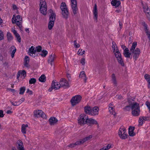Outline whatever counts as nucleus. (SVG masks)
Segmentation results:
<instances>
[{
  "instance_id": "nucleus-54",
  "label": "nucleus",
  "mask_w": 150,
  "mask_h": 150,
  "mask_svg": "<svg viewBox=\"0 0 150 150\" xmlns=\"http://www.w3.org/2000/svg\"><path fill=\"white\" fill-rule=\"evenodd\" d=\"M12 49H13L11 53L15 54L16 51V49L15 47L14 46H13L11 47Z\"/></svg>"
},
{
  "instance_id": "nucleus-35",
  "label": "nucleus",
  "mask_w": 150,
  "mask_h": 150,
  "mask_svg": "<svg viewBox=\"0 0 150 150\" xmlns=\"http://www.w3.org/2000/svg\"><path fill=\"white\" fill-rule=\"evenodd\" d=\"M39 80L42 82H45L46 80L45 76L44 74L42 75L39 78Z\"/></svg>"
},
{
  "instance_id": "nucleus-60",
  "label": "nucleus",
  "mask_w": 150,
  "mask_h": 150,
  "mask_svg": "<svg viewBox=\"0 0 150 150\" xmlns=\"http://www.w3.org/2000/svg\"><path fill=\"white\" fill-rule=\"evenodd\" d=\"M4 116L3 112L2 110H0V117H2Z\"/></svg>"
},
{
  "instance_id": "nucleus-58",
  "label": "nucleus",
  "mask_w": 150,
  "mask_h": 150,
  "mask_svg": "<svg viewBox=\"0 0 150 150\" xmlns=\"http://www.w3.org/2000/svg\"><path fill=\"white\" fill-rule=\"evenodd\" d=\"M26 93H28L29 95H32L33 94V92L32 91L30 90L29 89H28L27 91H26Z\"/></svg>"
},
{
  "instance_id": "nucleus-42",
  "label": "nucleus",
  "mask_w": 150,
  "mask_h": 150,
  "mask_svg": "<svg viewBox=\"0 0 150 150\" xmlns=\"http://www.w3.org/2000/svg\"><path fill=\"white\" fill-rule=\"evenodd\" d=\"M11 31L13 33L16 38L20 36V35L17 33V31L15 30L12 29Z\"/></svg>"
},
{
  "instance_id": "nucleus-53",
  "label": "nucleus",
  "mask_w": 150,
  "mask_h": 150,
  "mask_svg": "<svg viewBox=\"0 0 150 150\" xmlns=\"http://www.w3.org/2000/svg\"><path fill=\"white\" fill-rule=\"evenodd\" d=\"M55 88L54 87V85H53V84H52V83L51 87L50 88L48 89V91L49 92H51L52 90L53 89H54Z\"/></svg>"
},
{
  "instance_id": "nucleus-43",
  "label": "nucleus",
  "mask_w": 150,
  "mask_h": 150,
  "mask_svg": "<svg viewBox=\"0 0 150 150\" xmlns=\"http://www.w3.org/2000/svg\"><path fill=\"white\" fill-rule=\"evenodd\" d=\"M112 50H113V53H114V54L115 55V56H116V54H117V55L118 54H117L118 53H120V52H119L118 48L112 49Z\"/></svg>"
},
{
  "instance_id": "nucleus-17",
  "label": "nucleus",
  "mask_w": 150,
  "mask_h": 150,
  "mask_svg": "<svg viewBox=\"0 0 150 150\" xmlns=\"http://www.w3.org/2000/svg\"><path fill=\"white\" fill-rule=\"evenodd\" d=\"M17 143L18 144L17 148L18 150H24V146L21 140H18Z\"/></svg>"
},
{
  "instance_id": "nucleus-2",
  "label": "nucleus",
  "mask_w": 150,
  "mask_h": 150,
  "mask_svg": "<svg viewBox=\"0 0 150 150\" xmlns=\"http://www.w3.org/2000/svg\"><path fill=\"white\" fill-rule=\"evenodd\" d=\"M40 11L41 13L45 15L47 14V6L45 0H40Z\"/></svg>"
},
{
  "instance_id": "nucleus-48",
  "label": "nucleus",
  "mask_w": 150,
  "mask_h": 150,
  "mask_svg": "<svg viewBox=\"0 0 150 150\" xmlns=\"http://www.w3.org/2000/svg\"><path fill=\"white\" fill-rule=\"evenodd\" d=\"M144 78L147 82H148L149 80L150 81V75L146 74L144 76Z\"/></svg>"
},
{
  "instance_id": "nucleus-46",
  "label": "nucleus",
  "mask_w": 150,
  "mask_h": 150,
  "mask_svg": "<svg viewBox=\"0 0 150 150\" xmlns=\"http://www.w3.org/2000/svg\"><path fill=\"white\" fill-rule=\"evenodd\" d=\"M111 146L108 144L106 147H104L100 149L101 150H108L111 148Z\"/></svg>"
},
{
  "instance_id": "nucleus-59",
  "label": "nucleus",
  "mask_w": 150,
  "mask_h": 150,
  "mask_svg": "<svg viewBox=\"0 0 150 150\" xmlns=\"http://www.w3.org/2000/svg\"><path fill=\"white\" fill-rule=\"evenodd\" d=\"M85 60L84 58H82L81 59V63L83 65H84L85 64Z\"/></svg>"
},
{
  "instance_id": "nucleus-38",
  "label": "nucleus",
  "mask_w": 150,
  "mask_h": 150,
  "mask_svg": "<svg viewBox=\"0 0 150 150\" xmlns=\"http://www.w3.org/2000/svg\"><path fill=\"white\" fill-rule=\"evenodd\" d=\"M109 111L110 113L112 115L115 116L116 113L115 111V109L113 108H109Z\"/></svg>"
},
{
  "instance_id": "nucleus-30",
  "label": "nucleus",
  "mask_w": 150,
  "mask_h": 150,
  "mask_svg": "<svg viewBox=\"0 0 150 150\" xmlns=\"http://www.w3.org/2000/svg\"><path fill=\"white\" fill-rule=\"evenodd\" d=\"M16 19L14 20V17L12 18V22L13 23H16V25L18 26L19 28L21 29V28L22 26L21 24V23L19 21H16Z\"/></svg>"
},
{
  "instance_id": "nucleus-45",
  "label": "nucleus",
  "mask_w": 150,
  "mask_h": 150,
  "mask_svg": "<svg viewBox=\"0 0 150 150\" xmlns=\"http://www.w3.org/2000/svg\"><path fill=\"white\" fill-rule=\"evenodd\" d=\"M4 39V35L2 30L0 29V40H3Z\"/></svg>"
},
{
  "instance_id": "nucleus-51",
  "label": "nucleus",
  "mask_w": 150,
  "mask_h": 150,
  "mask_svg": "<svg viewBox=\"0 0 150 150\" xmlns=\"http://www.w3.org/2000/svg\"><path fill=\"white\" fill-rule=\"evenodd\" d=\"M112 49H114V48H116V49H117V48H118L117 47V46L116 44V43L114 42H112Z\"/></svg>"
},
{
  "instance_id": "nucleus-50",
  "label": "nucleus",
  "mask_w": 150,
  "mask_h": 150,
  "mask_svg": "<svg viewBox=\"0 0 150 150\" xmlns=\"http://www.w3.org/2000/svg\"><path fill=\"white\" fill-rule=\"evenodd\" d=\"M16 20V21H21L22 19V18H21V16L20 15L17 16L16 17L14 20Z\"/></svg>"
},
{
  "instance_id": "nucleus-56",
  "label": "nucleus",
  "mask_w": 150,
  "mask_h": 150,
  "mask_svg": "<svg viewBox=\"0 0 150 150\" xmlns=\"http://www.w3.org/2000/svg\"><path fill=\"white\" fill-rule=\"evenodd\" d=\"M68 146L69 147H70L71 148L74 147L76 146V145L75 144V143H71L69 144Z\"/></svg>"
},
{
  "instance_id": "nucleus-64",
  "label": "nucleus",
  "mask_w": 150,
  "mask_h": 150,
  "mask_svg": "<svg viewBox=\"0 0 150 150\" xmlns=\"http://www.w3.org/2000/svg\"><path fill=\"white\" fill-rule=\"evenodd\" d=\"M17 40L19 42H21V38L20 36L18 37L17 38H16Z\"/></svg>"
},
{
  "instance_id": "nucleus-14",
  "label": "nucleus",
  "mask_w": 150,
  "mask_h": 150,
  "mask_svg": "<svg viewBox=\"0 0 150 150\" xmlns=\"http://www.w3.org/2000/svg\"><path fill=\"white\" fill-rule=\"evenodd\" d=\"M118 55L116 54V57L117 58V60L118 63L120 64L122 66H124V64L122 57V56L121 53H118Z\"/></svg>"
},
{
  "instance_id": "nucleus-28",
  "label": "nucleus",
  "mask_w": 150,
  "mask_h": 150,
  "mask_svg": "<svg viewBox=\"0 0 150 150\" xmlns=\"http://www.w3.org/2000/svg\"><path fill=\"white\" fill-rule=\"evenodd\" d=\"M140 112V110L139 108L137 109L136 110H132V113L134 116H138L139 115Z\"/></svg>"
},
{
  "instance_id": "nucleus-40",
  "label": "nucleus",
  "mask_w": 150,
  "mask_h": 150,
  "mask_svg": "<svg viewBox=\"0 0 150 150\" xmlns=\"http://www.w3.org/2000/svg\"><path fill=\"white\" fill-rule=\"evenodd\" d=\"M36 79L34 78H32L29 80V83L30 84H34L36 83Z\"/></svg>"
},
{
  "instance_id": "nucleus-16",
  "label": "nucleus",
  "mask_w": 150,
  "mask_h": 150,
  "mask_svg": "<svg viewBox=\"0 0 150 150\" xmlns=\"http://www.w3.org/2000/svg\"><path fill=\"white\" fill-rule=\"evenodd\" d=\"M20 76H23L24 78L26 76V71L24 70L22 71L19 70L18 71L17 75V79H18Z\"/></svg>"
},
{
  "instance_id": "nucleus-63",
  "label": "nucleus",
  "mask_w": 150,
  "mask_h": 150,
  "mask_svg": "<svg viewBox=\"0 0 150 150\" xmlns=\"http://www.w3.org/2000/svg\"><path fill=\"white\" fill-rule=\"evenodd\" d=\"M144 119L145 121H148L149 120V117H144Z\"/></svg>"
},
{
  "instance_id": "nucleus-52",
  "label": "nucleus",
  "mask_w": 150,
  "mask_h": 150,
  "mask_svg": "<svg viewBox=\"0 0 150 150\" xmlns=\"http://www.w3.org/2000/svg\"><path fill=\"white\" fill-rule=\"evenodd\" d=\"M30 55L31 56L33 57H35L39 56L38 53H35V54H30Z\"/></svg>"
},
{
  "instance_id": "nucleus-27",
  "label": "nucleus",
  "mask_w": 150,
  "mask_h": 150,
  "mask_svg": "<svg viewBox=\"0 0 150 150\" xmlns=\"http://www.w3.org/2000/svg\"><path fill=\"white\" fill-rule=\"evenodd\" d=\"M52 83L54 85V87L55 88L54 89L55 90L59 89L61 87V86H60V85L59 82L58 83L56 82V81H54L53 80Z\"/></svg>"
},
{
  "instance_id": "nucleus-11",
  "label": "nucleus",
  "mask_w": 150,
  "mask_h": 150,
  "mask_svg": "<svg viewBox=\"0 0 150 150\" xmlns=\"http://www.w3.org/2000/svg\"><path fill=\"white\" fill-rule=\"evenodd\" d=\"M141 3L144 9V11L146 13V15L150 14V10L148 8L147 4L145 2L144 3L142 1H141Z\"/></svg>"
},
{
  "instance_id": "nucleus-21",
  "label": "nucleus",
  "mask_w": 150,
  "mask_h": 150,
  "mask_svg": "<svg viewBox=\"0 0 150 150\" xmlns=\"http://www.w3.org/2000/svg\"><path fill=\"white\" fill-rule=\"evenodd\" d=\"M84 111L86 114L91 115V110H92V107L88 105L84 107Z\"/></svg>"
},
{
  "instance_id": "nucleus-8",
  "label": "nucleus",
  "mask_w": 150,
  "mask_h": 150,
  "mask_svg": "<svg viewBox=\"0 0 150 150\" xmlns=\"http://www.w3.org/2000/svg\"><path fill=\"white\" fill-rule=\"evenodd\" d=\"M60 85L61 87L65 88H67L70 87L69 83L68 81L65 79L62 78L59 81Z\"/></svg>"
},
{
  "instance_id": "nucleus-57",
  "label": "nucleus",
  "mask_w": 150,
  "mask_h": 150,
  "mask_svg": "<svg viewBox=\"0 0 150 150\" xmlns=\"http://www.w3.org/2000/svg\"><path fill=\"white\" fill-rule=\"evenodd\" d=\"M74 45L75 47L76 48H78L79 47V45L77 43H76V40H75L74 41Z\"/></svg>"
},
{
  "instance_id": "nucleus-23",
  "label": "nucleus",
  "mask_w": 150,
  "mask_h": 150,
  "mask_svg": "<svg viewBox=\"0 0 150 150\" xmlns=\"http://www.w3.org/2000/svg\"><path fill=\"white\" fill-rule=\"evenodd\" d=\"M93 13L94 15L93 18L96 20H97L98 18V12L97 8V6L96 4L94 6Z\"/></svg>"
},
{
  "instance_id": "nucleus-26",
  "label": "nucleus",
  "mask_w": 150,
  "mask_h": 150,
  "mask_svg": "<svg viewBox=\"0 0 150 150\" xmlns=\"http://www.w3.org/2000/svg\"><path fill=\"white\" fill-rule=\"evenodd\" d=\"M132 110H136L137 109H139L140 107L139 104L137 103L134 102L132 105L131 107Z\"/></svg>"
},
{
  "instance_id": "nucleus-61",
  "label": "nucleus",
  "mask_w": 150,
  "mask_h": 150,
  "mask_svg": "<svg viewBox=\"0 0 150 150\" xmlns=\"http://www.w3.org/2000/svg\"><path fill=\"white\" fill-rule=\"evenodd\" d=\"M82 49H79L77 52L78 54L79 55H82Z\"/></svg>"
},
{
  "instance_id": "nucleus-49",
  "label": "nucleus",
  "mask_w": 150,
  "mask_h": 150,
  "mask_svg": "<svg viewBox=\"0 0 150 150\" xmlns=\"http://www.w3.org/2000/svg\"><path fill=\"white\" fill-rule=\"evenodd\" d=\"M130 109V107L129 105H127L123 108L124 110L125 111H129Z\"/></svg>"
},
{
  "instance_id": "nucleus-44",
  "label": "nucleus",
  "mask_w": 150,
  "mask_h": 150,
  "mask_svg": "<svg viewBox=\"0 0 150 150\" xmlns=\"http://www.w3.org/2000/svg\"><path fill=\"white\" fill-rule=\"evenodd\" d=\"M83 143V140L82 139H81L79 141H77L75 143V144L76 146L80 145L81 144Z\"/></svg>"
},
{
  "instance_id": "nucleus-62",
  "label": "nucleus",
  "mask_w": 150,
  "mask_h": 150,
  "mask_svg": "<svg viewBox=\"0 0 150 150\" xmlns=\"http://www.w3.org/2000/svg\"><path fill=\"white\" fill-rule=\"evenodd\" d=\"M14 103H15V106L21 104L20 102H19V101H16Z\"/></svg>"
},
{
  "instance_id": "nucleus-29",
  "label": "nucleus",
  "mask_w": 150,
  "mask_h": 150,
  "mask_svg": "<svg viewBox=\"0 0 150 150\" xmlns=\"http://www.w3.org/2000/svg\"><path fill=\"white\" fill-rule=\"evenodd\" d=\"M79 77L80 78H83V79L84 82L86 83L87 80V78L84 71H81L79 75Z\"/></svg>"
},
{
  "instance_id": "nucleus-12",
  "label": "nucleus",
  "mask_w": 150,
  "mask_h": 150,
  "mask_svg": "<svg viewBox=\"0 0 150 150\" xmlns=\"http://www.w3.org/2000/svg\"><path fill=\"white\" fill-rule=\"evenodd\" d=\"M86 124L90 126L94 124H98L97 122L95 119L91 118H89L88 117L86 119Z\"/></svg>"
},
{
  "instance_id": "nucleus-3",
  "label": "nucleus",
  "mask_w": 150,
  "mask_h": 150,
  "mask_svg": "<svg viewBox=\"0 0 150 150\" xmlns=\"http://www.w3.org/2000/svg\"><path fill=\"white\" fill-rule=\"evenodd\" d=\"M60 8L62 11V14L63 17L64 18L67 19L68 18L69 13L65 3L62 2L61 3Z\"/></svg>"
},
{
  "instance_id": "nucleus-25",
  "label": "nucleus",
  "mask_w": 150,
  "mask_h": 150,
  "mask_svg": "<svg viewBox=\"0 0 150 150\" xmlns=\"http://www.w3.org/2000/svg\"><path fill=\"white\" fill-rule=\"evenodd\" d=\"M29 58L28 57V56H25L24 60V65L25 67L28 68L29 67Z\"/></svg>"
},
{
  "instance_id": "nucleus-10",
  "label": "nucleus",
  "mask_w": 150,
  "mask_h": 150,
  "mask_svg": "<svg viewBox=\"0 0 150 150\" xmlns=\"http://www.w3.org/2000/svg\"><path fill=\"white\" fill-rule=\"evenodd\" d=\"M34 114L35 117H42L43 118H46V115L45 114L40 110H35L34 112Z\"/></svg>"
},
{
  "instance_id": "nucleus-1",
  "label": "nucleus",
  "mask_w": 150,
  "mask_h": 150,
  "mask_svg": "<svg viewBox=\"0 0 150 150\" xmlns=\"http://www.w3.org/2000/svg\"><path fill=\"white\" fill-rule=\"evenodd\" d=\"M137 46V42H134L132 43V45L131 48L130 49V51L131 53L133 55V58L135 59V60H136L139 57L141 52L139 48H137L135 50Z\"/></svg>"
},
{
  "instance_id": "nucleus-55",
  "label": "nucleus",
  "mask_w": 150,
  "mask_h": 150,
  "mask_svg": "<svg viewBox=\"0 0 150 150\" xmlns=\"http://www.w3.org/2000/svg\"><path fill=\"white\" fill-rule=\"evenodd\" d=\"M146 104L149 110V109H150V103L148 101H146Z\"/></svg>"
},
{
  "instance_id": "nucleus-33",
  "label": "nucleus",
  "mask_w": 150,
  "mask_h": 150,
  "mask_svg": "<svg viewBox=\"0 0 150 150\" xmlns=\"http://www.w3.org/2000/svg\"><path fill=\"white\" fill-rule=\"evenodd\" d=\"M48 54V52L46 50H43L40 53H38L39 56L41 55L42 57H45Z\"/></svg>"
},
{
  "instance_id": "nucleus-15",
  "label": "nucleus",
  "mask_w": 150,
  "mask_h": 150,
  "mask_svg": "<svg viewBox=\"0 0 150 150\" xmlns=\"http://www.w3.org/2000/svg\"><path fill=\"white\" fill-rule=\"evenodd\" d=\"M142 25L144 26V30L147 36L150 35V32L148 30V26L145 22L143 21L142 22Z\"/></svg>"
},
{
  "instance_id": "nucleus-20",
  "label": "nucleus",
  "mask_w": 150,
  "mask_h": 150,
  "mask_svg": "<svg viewBox=\"0 0 150 150\" xmlns=\"http://www.w3.org/2000/svg\"><path fill=\"white\" fill-rule=\"evenodd\" d=\"M111 4L113 6H115V7H118L120 4L121 3L119 0H112Z\"/></svg>"
},
{
  "instance_id": "nucleus-7",
  "label": "nucleus",
  "mask_w": 150,
  "mask_h": 150,
  "mask_svg": "<svg viewBox=\"0 0 150 150\" xmlns=\"http://www.w3.org/2000/svg\"><path fill=\"white\" fill-rule=\"evenodd\" d=\"M71 3V6L73 14L75 15L77 13L78 9L77 6L76 0H70Z\"/></svg>"
},
{
  "instance_id": "nucleus-37",
  "label": "nucleus",
  "mask_w": 150,
  "mask_h": 150,
  "mask_svg": "<svg viewBox=\"0 0 150 150\" xmlns=\"http://www.w3.org/2000/svg\"><path fill=\"white\" fill-rule=\"evenodd\" d=\"M29 52L31 54H35V53H36V50L35 49L34 47L33 46H32L30 48H29Z\"/></svg>"
},
{
  "instance_id": "nucleus-6",
  "label": "nucleus",
  "mask_w": 150,
  "mask_h": 150,
  "mask_svg": "<svg viewBox=\"0 0 150 150\" xmlns=\"http://www.w3.org/2000/svg\"><path fill=\"white\" fill-rule=\"evenodd\" d=\"M87 116L83 114H81L78 120V123L81 125H83L86 124V119Z\"/></svg>"
},
{
  "instance_id": "nucleus-5",
  "label": "nucleus",
  "mask_w": 150,
  "mask_h": 150,
  "mask_svg": "<svg viewBox=\"0 0 150 150\" xmlns=\"http://www.w3.org/2000/svg\"><path fill=\"white\" fill-rule=\"evenodd\" d=\"M55 17L56 15L55 13H52L50 17V21L48 25V28L49 30H51L54 26Z\"/></svg>"
},
{
  "instance_id": "nucleus-31",
  "label": "nucleus",
  "mask_w": 150,
  "mask_h": 150,
  "mask_svg": "<svg viewBox=\"0 0 150 150\" xmlns=\"http://www.w3.org/2000/svg\"><path fill=\"white\" fill-rule=\"evenodd\" d=\"M111 81L113 84L114 85V86H117V83L116 80L115 75L114 74H112V75Z\"/></svg>"
},
{
  "instance_id": "nucleus-13",
  "label": "nucleus",
  "mask_w": 150,
  "mask_h": 150,
  "mask_svg": "<svg viewBox=\"0 0 150 150\" xmlns=\"http://www.w3.org/2000/svg\"><path fill=\"white\" fill-rule=\"evenodd\" d=\"M99 108L98 107L96 106L92 108L91 110V115L92 116H95L98 115V114Z\"/></svg>"
},
{
  "instance_id": "nucleus-4",
  "label": "nucleus",
  "mask_w": 150,
  "mask_h": 150,
  "mask_svg": "<svg viewBox=\"0 0 150 150\" xmlns=\"http://www.w3.org/2000/svg\"><path fill=\"white\" fill-rule=\"evenodd\" d=\"M82 99V97L80 95H76L73 97L71 100V102L72 105L74 106L79 103Z\"/></svg>"
},
{
  "instance_id": "nucleus-32",
  "label": "nucleus",
  "mask_w": 150,
  "mask_h": 150,
  "mask_svg": "<svg viewBox=\"0 0 150 150\" xmlns=\"http://www.w3.org/2000/svg\"><path fill=\"white\" fill-rule=\"evenodd\" d=\"M28 125L23 124L21 127V132L24 134H26V128L28 127Z\"/></svg>"
},
{
  "instance_id": "nucleus-9",
  "label": "nucleus",
  "mask_w": 150,
  "mask_h": 150,
  "mask_svg": "<svg viewBox=\"0 0 150 150\" xmlns=\"http://www.w3.org/2000/svg\"><path fill=\"white\" fill-rule=\"evenodd\" d=\"M126 130L125 129L120 128L118 132V135L120 138L122 139H125L127 138V135L125 133Z\"/></svg>"
},
{
  "instance_id": "nucleus-22",
  "label": "nucleus",
  "mask_w": 150,
  "mask_h": 150,
  "mask_svg": "<svg viewBox=\"0 0 150 150\" xmlns=\"http://www.w3.org/2000/svg\"><path fill=\"white\" fill-rule=\"evenodd\" d=\"M129 50L128 48H126L124 50L123 54L125 57L126 58H130V55L132 54L129 52Z\"/></svg>"
},
{
  "instance_id": "nucleus-47",
  "label": "nucleus",
  "mask_w": 150,
  "mask_h": 150,
  "mask_svg": "<svg viewBox=\"0 0 150 150\" xmlns=\"http://www.w3.org/2000/svg\"><path fill=\"white\" fill-rule=\"evenodd\" d=\"M36 52H40L42 51V47L40 46H38L36 47Z\"/></svg>"
},
{
  "instance_id": "nucleus-41",
  "label": "nucleus",
  "mask_w": 150,
  "mask_h": 150,
  "mask_svg": "<svg viewBox=\"0 0 150 150\" xmlns=\"http://www.w3.org/2000/svg\"><path fill=\"white\" fill-rule=\"evenodd\" d=\"M25 88L24 87L21 88L20 89L19 94L21 95L23 94L25 91Z\"/></svg>"
},
{
  "instance_id": "nucleus-24",
  "label": "nucleus",
  "mask_w": 150,
  "mask_h": 150,
  "mask_svg": "<svg viewBox=\"0 0 150 150\" xmlns=\"http://www.w3.org/2000/svg\"><path fill=\"white\" fill-rule=\"evenodd\" d=\"M134 127L130 126L129 128L128 132L130 136H134L135 135L134 132Z\"/></svg>"
},
{
  "instance_id": "nucleus-18",
  "label": "nucleus",
  "mask_w": 150,
  "mask_h": 150,
  "mask_svg": "<svg viewBox=\"0 0 150 150\" xmlns=\"http://www.w3.org/2000/svg\"><path fill=\"white\" fill-rule=\"evenodd\" d=\"M55 58V57L54 54L53 55L52 54L51 55H50L48 59V62L50 64L51 66H52V63L54 61Z\"/></svg>"
},
{
  "instance_id": "nucleus-36",
  "label": "nucleus",
  "mask_w": 150,
  "mask_h": 150,
  "mask_svg": "<svg viewBox=\"0 0 150 150\" xmlns=\"http://www.w3.org/2000/svg\"><path fill=\"white\" fill-rule=\"evenodd\" d=\"M145 120L144 119V116L141 117H139V125H142Z\"/></svg>"
},
{
  "instance_id": "nucleus-39",
  "label": "nucleus",
  "mask_w": 150,
  "mask_h": 150,
  "mask_svg": "<svg viewBox=\"0 0 150 150\" xmlns=\"http://www.w3.org/2000/svg\"><path fill=\"white\" fill-rule=\"evenodd\" d=\"M92 137V136L91 135H90L88 137H86L83 138L82 139L83 143L86 141L89 140Z\"/></svg>"
},
{
  "instance_id": "nucleus-19",
  "label": "nucleus",
  "mask_w": 150,
  "mask_h": 150,
  "mask_svg": "<svg viewBox=\"0 0 150 150\" xmlns=\"http://www.w3.org/2000/svg\"><path fill=\"white\" fill-rule=\"evenodd\" d=\"M57 122V120L54 117H51L49 120L50 124L51 125L55 124Z\"/></svg>"
},
{
  "instance_id": "nucleus-34",
  "label": "nucleus",
  "mask_w": 150,
  "mask_h": 150,
  "mask_svg": "<svg viewBox=\"0 0 150 150\" xmlns=\"http://www.w3.org/2000/svg\"><path fill=\"white\" fill-rule=\"evenodd\" d=\"M7 40L8 41H11L13 39V37L11 34L10 32H8L7 33Z\"/></svg>"
}]
</instances>
